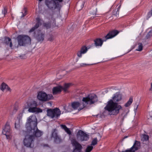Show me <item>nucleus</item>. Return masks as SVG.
<instances>
[{"mask_svg": "<svg viewBox=\"0 0 152 152\" xmlns=\"http://www.w3.org/2000/svg\"><path fill=\"white\" fill-rule=\"evenodd\" d=\"M47 116L52 118H57L61 114V111L58 108L54 109H48L47 110Z\"/></svg>", "mask_w": 152, "mask_h": 152, "instance_id": "7", "label": "nucleus"}, {"mask_svg": "<svg viewBox=\"0 0 152 152\" xmlns=\"http://www.w3.org/2000/svg\"><path fill=\"white\" fill-rule=\"evenodd\" d=\"M127 137V136H126V137H125L124 138H126Z\"/></svg>", "mask_w": 152, "mask_h": 152, "instance_id": "52", "label": "nucleus"}, {"mask_svg": "<svg viewBox=\"0 0 152 152\" xmlns=\"http://www.w3.org/2000/svg\"><path fill=\"white\" fill-rule=\"evenodd\" d=\"M152 36V29L147 34L146 36V38L147 39L150 38Z\"/></svg>", "mask_w": 152, "mask_h": 152, "instance_id": "32", "label": "nucleus"}, {"mask_svg": "<svg viewBox=\"0 0 152 152\" xmlns=\"http://www.w3.org/2000/svg\"><path fill=\"white\" fill-rule=\"evenodd\" d=\"M20 127V125L18 122H16L15 123V128L17 129H19Z\"/></svg>", "mask_w": 152, "mask_h": 152, "instance_id": "35", "label": "nucleus"}, {"mask_svg": "<svg viewBox=\"0 0 152 152\" xmlns=\"http://www.w3.org/2000/svg\"><path fill=\"white\" fill-rule=\"evenodd\" d=\"M89 65V64H82L81 65V66H84L85 65Z\"/></svg>", "mask_w": 152, "mask_h": 152, "instance_id": "43", "label": "nucleus"}, {"mask_svg": "<svg viewBox=\"0 0 152 152\" xmlns=\"http://www.w3.org/2000/svg\"><path fill=\"white\" fill-rule=\"evenodd\" d=\"M56 131V129H53L52 133V136L54 138L55 142L56 143H58L60 142L61 139L57 135V133L55 132Z\"/></svg>", "mask_w": 152, "mask_h": 152, "instance_id": "16", "label": "nucleus"}, {"mask_svg": "<svg viewBox=\"0 0 152 152\" xmlns=\"http://www.w3.org/2000/svg\"><path fill=\"white\" fill-rule=\"evenodd\" d=\"M93 147L92 146H88L85 150V152H90L93 149Z\"/></svg>", "mask_w": 152, "mask_h": 152, "instance_id": "30", "label": "nucleus"}, {"mask_svg": "<svg viewBox=\"0 0 152 152\" xmlns=\"http://www.w3.org/2000/svg\"><path fill=\"white\" fill-rule=\"evenodd\" d=\"M37 106V104L36 101L32 102L30 104L29 108L28 109V111L30 113H42V109L36 107Z\"/></svg>", "mask_w": 152, "mask_h": 152, "instance_id": "9", "label": "nucleus"}, {"mask_svg": "<svg viewBox=\"0 0 152 152\" xmlns=\"http://www.w3.org/2000/svg\"><path fill=\"white\" fill-rule=\"evenodd\" d=\"M48 100L49 99H52L53 98V96L51 94H49L48 95Z\"/></svg>", "mask_w": 152, "mask_h": 152, "instance_id": "38", "label": "nucleus"}, {"mask_svg": "<svg viewBox=\"0 0 152 152\" xmlns=\"http://www.w3.org/2000/svg\"><path fill=\"white\" fill-rule=\"evenodd\" d=\"M50 18L53 20L54 22H55V19L53 18V15H50L47 18L49 19H50Z\"/></svg>", "mask_w": 152, "mask_h": 152, "instance_id": "36", "label": "nucleus"}, {"mask_svg": "<svg viewBox=\"0 0 152 152\" xmlns=\"http://www.w3.org/2000/svg\"><path fill=\"white\" fill-rule=\"evenodd\" d=\"M17 109L15 107L14 109V111H15V112H16L17 110Z\"/></svg>", "mask_w": 152, "mask_h": 152, "instance_id": "45", "label": "nucleus"}, {"mask_svg": "<svg viewBox=\"0 0 152 152\" xmlns=\"http://www.w3.org/2000/svg\"><path fill=\"white\" fill-rule=\"evenodd\" d=\"M97 144V139L95 138L92 141L91 145H94Z\"/></svg>", "mask_w": 152, "mask_h": 152, "instance_id": "33", "label": "nucleus"}, {"mask_svg": "<svg viewBox=\"0 0 152 152\" xmlns=\"http://www.w3.org/2000/svg\"><path fill=\"white\" fill-rule=\"evenodd\" d=\"M43 26L47 29L50 28L51 27V24L50 23H45L43 24Z\"/></svg>", "mask_w": 152, "mask_h": 152, "instance_id": "28", "label": "nucleus"}, {"mask_svg": "<svg viewBox=\"0 0 152 152\" xmlns=\"http://www.w3.org/2000/svg\"><path fill=\"white\" fill-rule=\"evenodd\" d=\"M62 88V87L60 86L54 87L53 89V94L55 95L60 93Z\"/></svg>", "mask_w": 152, "mask_h": 152, "instance_id": "19", "label": "nucleus"}, {"mask_svg": "<svg viewBox=\"0 0 152 152\" xmlns=\"http://www.w3.org/2000/svg\"><path fill=\"white\" fill-rule=\"evenodd\" d=\"M17 39L18 44L20 46H25L31 43V39L27 36L19 35Z\"/></svg>", "mask_w": 152, "mask_h": 152, "instance_id": "6", "label": "nucleus"}, {"mask_svg": "<svg viewBox=\"0 0 152 152\" xmlns=\"http://www.w3.org/2000/svg\"><path fill=\"white\" fill-rule=\"evenodd\" d=\"M71 141L72 146L74 147L73 152H81L83 149L82 145L75 138H71Z\"/></svg>", "mask_w": 152, "mask_h": 152, "instance_id": "10", "label": "nucleus"}, {"mask_svg": "<svg viewBox=\"0 0 152 152\" xmlns=\"http://www.w3.org/2000/svg\"><path fill=\"white\" fill-rule=\"evenodd\" d=\"M87 50V48L85 46L82 47L80 50L78 51L77 53V55L78 57H81L82 56V54L86 53Z\"/></svg>", "mask_w": 152, "mask_h": 152, "instance_id": "18", "label": "nucleus"}, {"mask_svg": "<svg viewBox=\"0 0 152 152\" xmlns=\"http://www.w3.org/2000/svg\"><path fill=\"white\" fill-rule=\"evenodd\" d=\"M23 12H21V13L22 14V15L21 17V18L24 17L25 16H26V12H27V10H26V8H24L23 10Z\"/></svg>", "mask_w": 152, "mask_h": 152, "instance_id": "34", "label": "nucleus"}, {"mask_svg": "<svg viewBox=\"0 0 152 152\" xmlns=\"http://www.w3.org/2000/svg\"><path fill=\"white\" fill-rule=\"evenodd\" d=\"M149 115L152 118V111L150 112Z\"/></svg>", "mask_w": 152, "mask_h": 152, "instance_id": "44", "label": "nucleus"}, {"mask_svg": "<svg viewBox=\"0 0 152 152\" xmlns=\"http://www.w3.org/2000/svg\"><path fill=\"white\" fill-rule=\"evenodd\" d=\"M119 33V31L117 30H113L110 31L105 37V40H104V41H106L108 39L113 38L118 34Z\"/></svg>", "mask_w": 152, "mask_h": 152, "instance_id": "12", "label": "nucleus"}, {"mask_svg": "<svg viewBox=\"0 0 152 152\" xmlns=\"http://www.w3.org/2000/svg\"><path fill=\"white\" fill-rule=\"evenodd\" d=\"M63 0H45V4L50 10H53L56 9L59 10L62 7Z\"/></svg>", "mask_w": 152, "mask_h": 152, "instance_id": "3", "label": "nucleus"}, {"mask_svg": "<svg viewBox=\"0 0 152 152\" xmlns=\"http://www.w3.org/2000/svg\"><path fill=\"white\" fill-rule=\"evenodd\" d=\"M41 25V23L37 22L34 26L29 31V32H33L35 29L38 28L39 27V26Z\"/></svg>", "mask_w": 152, "mask_h": 152, "instance_id": "25", "label": "nucleus"}, {"mask_svg": "<svg viewBox=\"0 0 152 152\" xmlns=\"http://www.w3.org/2000/svg\"><path fill=\"white\" fill-rule=\"evenodd\" d=\"M38 99L42 101H46L48 100V95L45 93L42 92H39L37 95Z\"/></svg>", "mask_w": 152, "mask_h": 152, "instance_id": "14", "label": "nucleus"}, {"mask_svg": "<svg viewBox=\"0 0 152 152\" xmlns=\"http://www.w3.org/2000/svg\"><path fill=\"white\" fill-rule=\"evenodd\" d=\"M37 125V119L35 115H32L30 116L27 119L26 124V130L30 129Z\"/></svg>", "mask_w": 152, "mask_h": 152, "instance_id": "5", "label": "nucleus"}, {"mask_svg": "<svg viewBox=\"0 0 152 152\" xmlns=\"http://www.w3.org/2000/svg\"><path fill=\"white\" fill-rule=\"evenodd\" d=\"M113 99L110 100L108 102L104 109L109 112L110 115H117L122 107L116 103L121 99V95L119 93H116L114 95Z\"/></svg>", "mask_w": 152, "mask_h": 152, "instance_id": "1", "label": "nucleus"}, {"mask_svg": "<svg viewBox=\"0 0 152 152\" xmlns=\"http://www.w3.org/2000/svg\"><path fill=\"white\" fill-rule=\"evenodd\" d=\"M103 39V40L101 39H97L94 40V44L96 46H101L102 45L103 42L104 41Z\"/></svg>", "mask_w": 152, "mask_h": 152, "instance_id": "20", "label": "nucleus"}, {"mask_svg": "<svg viewBox=\"0 0 152 152\" xmlns=\"http://www.w3.org/2000/svg\"><path fill=\"white\" fill-rule=\"evenodd\" d=\"M148 136L146 134H143L142 135V140L143 141H145L148 140Z\"/></svg>", "mask_w": 152, "mask_h": 152, "instance_id": "29", "label": "nucleus"}, {"mask_svg": "<svg viewBox=\"0 0 152 152\" xmlns=\"http://www.w3.org/2000/svg\"><path fill=\"white\" fill-rule=\"evenodd\" d=\"M0 89L2 91H4L5 89L7 90V91H10L11 89L8 85L4 83H3L0 86Z\"/></svg>", "mask_w": 152, "mask_h": 152, "instance_id": "21", "label": "nucleus"}, {"mask_svg": "<svg viewBox=\"0 0 152 152\" xmlns=\"http://www.w3.org/2000/svg\"><path fill=\"white\" fill-rule=\"evenodd\" d=\"M91 13L93 15L96 14V11L95 10L94 12H91Z\"/></svg>", "mask_w": 152, "mask_h": 152, "instance_id": "42", "label": "nucleus"}, {"mask_svg": "<svg viewBox=\"0 0 152 152\" xmlns=\"http://www.w3.org/2000/svg\"><path fill=\"white\" fill-rule=\"evenodd\" d=\"M60 126L62 129H64V131L66 132L67 134L69 135H70L72 134L71 131L69 130V129L67 128L65 125L61 124Z\"/></svg>", "mask_w": 152, "mask_h": 152, "instance_id": "22", "label": "nucleus"}, {"mask_svg": "<svg viewBox=\"0 0 152 152\" xmlns=\"http://www.w3.org/2000/svg\"><path fill=\"white\" fill-rule=\"evenodd\" d=\"M148 15L149 16L152 15V10L148 13Z\"/></svg>", "mask_w": 152, "mask_h": 152, "instance_id": "40", "label": "nucleus"}, {"mask_svg": "<svg viewBox=\"0 0 152 152\" xmlns=\"http://www.w3.org/2000/svg\"><path fill=\"white\" fill-rule=\"evenodd\" d=\"M76 135L78 140L81 141H87L89 138V135L81 130L78 131Z\"/></svg>", "mask_w": 152, "mask_h": 152, "instance_id": "11", "label": "nucleus"}, {"mask_svg": "<svg viewBox=\"0 0 152 152\" xmlns=\"http://www.w3.org/2000/svg\"><path fill=\"white\" fill-rule=\"evenodd\" d=\"M139 46L138 47V48L136 49L137 51H140L142 50V44L141 43H138Z\"/></svg>", "mask_w": 152, "mask_h": 152, "instance_id": "31", "label": "nucleus"}, {"mask_svg": "<svg viewBox=\"0 0 152 152\" xmlns=\"http://www.w3.org/2000/svg\"><path fill=\"white\" fill-rule=\"evenodd\" d=\"M7 12V10L6 9L4 8V10L2 11V13L4 15V16L6 14Z\"/></svg>", "mask_w": 152, "mask_h": 152, "instance_id": "39", "label": "nucleus"}, {"mask_svg": "<svg viewBox=\"0 0 152 152\" xmlns=\"http://www.w3.org/2000/svg\"><path fill=\"white\" fill-rule=\"evenodd\" d=\"M11 40L10 38L9 37H7L5 39L4 42L7 45H8L10 42V47L12 48V44Z\"/></svg>", "mask_w": 152, "mask_h": 152, "instance_id": "24", "label": "nucleus"}, {"mask_svg": "<svg viewBox=\"0 0 152 152\" xmlns=\"http://www.w3.org/2000/svg\"><path fill=\"white\" fill-rule=\"evenodd\" d=\"M27 135L23 140L24 145L27 147L32 148L34 146V138L33 136L26 132Z\"/></svg>", "mask_w": 152, "mask_h": 152, "instance_id": "4", "label": "nucleus"}, {"mask_svg": "<svg viewBox=\"0 0 152 152\" xmlns=\"http://www.w3.org/2000/svg\"><path fill=\"white\" fill-rule=\"evenodd\" d=\"M43 0H39V2H40L41 1H42Z\"/></svg>", "mask_w": 152, "mask_h": 152, "instance_id": "48", "label": "nucleus"}, {"mask_svg": "<svg viewBox=\"0 0 152 152\" xmlns=\"http://www.w3.org/2000/svg\"><path fill=\"white\" fill-rule=\"evenodd\" d=\"M36 20L37 21V22H39V23H41L40 22V20L39 18H37L36 19Z\"/></svg>", "mask_w": 152, "mask_h": 152, "instance_id": "41", "label": "nucleus"}, {"mask_svg": "<svg viewBox=\"0 0 152 152\" xmlns=\"http://www.w3.org/2000/svg\"><path fill=\"white\" fill-rule=\"evenodd\" d=\"M71 85L72 84L71 83H65L64 85V87H62V89H63L64 92H66L67 89L71 86Z\"/></svg>", "mask_w": 152, "mask_h": 152, "instance_id": "26", "label": "nucleus"}, {"mask_svg": "<svg viewBox=\"0 0 152 152\" xmlns=\"http://www.w3.org/2000/svg\"><path fill=\"white\" fill-rule=\"evenodd\" d=\"M10 130V127L9 125L6 124L5 125L4 128L2 131V133L6 136L7 139L8 138V137H9Z\"/></svg>", "mask_w": 152, "mask_h": 152, "instance_id": "15", "label": "nucleus"}, {"mask_svg": "<svg viewBox=\"0 0 152 152\" xmlns=\"http://www.w3.org/2000/svg\"><path fill=\"white\" fill-rule=\"evenodd\" d=\"M151 87H152V83H151Z\"/></svg>", "mask_w": 152, "mask_h": 152, "instance_id": "51", "label": "nucleus"}, {"mask_svg": "<svg viewBox=\"0 0 152 152\" xmlns=\"http://www.w3.org/2000/svg\"><path fill=\"white\" fill-rule=\"evenodd\" d=\"M99 139H100V138H101V136H100V135L99 134Z\"/></svg>", "mask_w": 152, "mask_h": 152, "instance_id": "46", "label": "nucleus"}, {"mask_svg": "<svg viewBox=\"0 0 152 152\" xmlns=\"http://www.w3.org/2000/svg\"><path fill=\"white\" fill-rule=\"evenodd\" d=\"M138 105H137V107H136V110L137 109V107H138Z\"/></svg>", "mask_w": 152, "mask_h": 152, "instance_id": "49", "label": "nucleus"}, {"mask_svg": "<svg viewBox=\"0 0 152 152\" xmlns=\"http://www.w3.org/2000/svg\"><path fill=\"white\" fill-rule=\"evenodd\" d=\"M140 145V143L137 141H136L133 146L130 149H128L122 152H134L136 150L138 149Z\"/></svg>", "mask_w": 152, "mask_h": 152, "instance_id": "13", "label": "nucleus"}, {"mask_svg": "<svg viewBox=\"0 0 152 152\" xmlns=\"http://www.w3.org/2000/svg\"><path fill=\"white\" fill-rule=\"evenodd\" d=\"M98 101V97L96 95L94 94H90L85 97H83L80 103L77 102L72 103V106L75 110L77 109L79 107L80 110H81L87 106L94 104Z\"/></svg>", "mask_w": 152, "mask_h": 152, "instance_id": "2", "label": "nucleus"}, {"mask_svg": "<svg viewBox=\"0 0 152 152\" xmlns=\"http://www.w3.org/2000/svg\"><path fill=\"white\" fill-rule=\"evenodd\" d=\"M64 110L65 109V106L64 107Z\"/></svg>", "mask_w": 152, "mask_h": 152, "instance_id": "50", "label": "nucleus"}, {"mask_svg": "<svg viewBox=\"0 0 152 152\" xmlns=\"http://www.w3.org/2000/svg\"><path fill=\"white\" fill-rule=\"evenodd\" d=\"M45 34L41 31L38 32L37 35L36 37V38L38 42L42 41L44 39Z\"/></svg>", "mask_w": 152, "mask_h": 152, "instance_id": "17", "label": "nucleus"}, {"mask_svg": "<svg viewBox=\"0 0 152 152\" xmlns=\"http://www.w3.org/2000/svg\"><path fill=\"white\" fill-rule=\"evenodd\" d=\"M84 2V1H79L76 5V7L79 10H80L83 7Z\"/></svg>", "mask_w": 152, "mask_h": 152, "instance_id": "23", "label": "nucleus"}, {"mask_svg": "<svg viewBox=\"0 0 152 152\" xmlns=\"http://www.w3.org/2000/svg\"><path fill=\"white\" fill-rule=\"evenodd\" d=\"M54 39V37L52 35H50V36L48 38V40L51 41L53 40Z\"/></svg>", "mask_w": 152, "mask_h": 152, "instance_id": "37", "label": "nucleus"}, {"mask_svg": "<svg viewBox=\"0 0 152 152\" xmlns=\"http://www.w3.org/2000/svg\"><path fill=\"white\" fill-rule=\"evenodd\" d=\"M26 132L33 136L34 138L35 137H40L43 134L42 132L38 129L37 126L31 128L30 129L27 130Z\"/></svg>", "mask_w": 152, "mask_h": 152, "instance_id": "8", "label": "nucleus"}, {"mask_svg": "<svg viewBox=\"0 0 152 152\" xmlns=\"http://www.w3.org/2000/svg\"><path fill=\"white\" fill-rule=\"evenodd\" d=\"M150 91H152V87H151V88L149 89Z\"/></svg>", "mask_w": 152, "mask_h": 152, "instance_id": "47", "label": "nucleus"}, {"mask_svg": "<svg viewBox=\"0 0 152 152\" xmlns=\"http://www.w3.org/2000/svg\"><path fill=\"white\" fill-rule=\"evenodd\" d=\"M133 102V98L132 97H130L128 101L125 104V107H128L130 106Z\"/></svg>", "mask_w": 152, "mask_h": 152, "instance_id": "27", "label": "nucleus"}]
</instances>
